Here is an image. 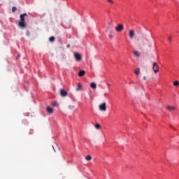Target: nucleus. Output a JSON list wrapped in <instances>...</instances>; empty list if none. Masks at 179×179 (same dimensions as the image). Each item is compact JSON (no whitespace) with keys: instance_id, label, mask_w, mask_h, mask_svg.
Wrapping results in <instances>:
<instances>
[{"instance_id":"obj_22","label":"nucleus","mask_w":179,"mask_h":179,"mask_svg":"<svg viewBox=\"0 0 179 179\" xmlns=\"http://www.w3.org/2000/svg\"><path fill=\"white\" fill-rule=\"evenodd\" d=\"M69 108H70V110H73V108H75L74 106H69Z\"/></svg>"},{"instance_id":"obj_30","label":"nucleus","mask_w":179,"mask_h":179,"mask_svg":"<svg viewBox=\"0 0 179 179\" xmlns=\"http://www.w3.org/2000/svg\"><path fill=\"white\" fill-rule=\"evenodd\" d=\"M108 85V86H111V84H107Z\"/></svg>"},{"instance_id":"obj_10","label":"nucleus","mask_w":179,"mask_h":179,"mask_svg":"<svg viewBox=\"0 0 179 179\" xmlns=\"http://www.w3.org/2000/svg\"><path fill=\"white\" fill-rule=\"evenodd\" d=\"M166 108L169 111H174V110H176V107L171 106H168Z\"/></svg>"},{"instance_id":"obj_8","label":"nucleus","mask_w":179,"mask_h":179,"mask_svg":"<svg viewBox=\"0 0 179 179\" xmlns=\"http://www.w3.org/2000/svg\"><path fill=\"white\" fill-rule=\"evenodd\" d=\"M122 30H124V25L122 24H119L116 27V31L120 32V31H122Z\"/></svg>"},{"instance_id":"obj_29","label":"nucleus","mask_w":179,"mask_h":179,"mask_svg":"<svg viewBox=\"0 0 179 179\" xmlns=\"http://www.w3.org/2000/svg\"><path fill=\"white\" fill-rule=\"evenodd\" d=\"M144 80H146V76L143 77Z\"/></svg>"},{"instance_id":"obj_11","label":"nucleus","mask_w":179,"mask_h":179,"mask_svg":"<svg viewBox=\"0 0 179 179\" xmlns=\"http://www.w3.org/2000/svg\"><path fill=\"white\" fill-rule=\"evenodd\" d=\"M47 111L48 113H49V114H52V113H54V109H52V108H50V106H48Z\"/></svg>"},{"instance_id":"obj_23","label":"nucleus","mask_w":179,"mask_h":179,"mask_svg":"<svg viewBox=\"0 0 179 179\" xmlns=\"http://www.w3.org/2000/svg\"><path fill=\"white\" fill-rule=\"evenodd\" d=\"M108 2H109V3H114V1L113 0H108Z\"/></svg>"},{"instance_id":"obj_5","label":"nucleus","mask_w":179,"mask_h":179,"mask_svg":"<svg viewBox=\"0 0 179 179\" xmlns=\"http://www.w3.org/2000/svg\"><path fill=\"white\" fill-rule=\"evenodd\" d=\"M152 69L155 73H157V72H159V64H157L156 62H154L152 64Z\"/></svg>"},{"instance_id":"obj_6","label":"nucleus","mask_w":179,"mask_h":179,"mask_svg":"<svg viewBox=\"0 0 179 179\" xmlns=\"http://www.w3.org/2000/svg\"><path fill=\"white\" fill-rule=\"evenodd\" d=\"M129 37L130 40H134V37H135V31L134 30H130L129 31Z\"/></svg>"},{"instance_id":"obj_12","label":"nucleus","mask_w":179,"mask_h":179,"mask_svg":"<svg viewBox=\"0 0 179 179\" xmlns=\"http://www.w3.org/2000/svg\"><path fill=\"white\" fill-rule=\"evenodd\" d=\"M134 55H135V57H137V58H139V57H141V53L136 50L134 51Z\"/></svg>"},{"instance_id":"obj_24","label":"nucleus","mask_w":179,"mask_h":179,"mask_svg":"<svg viewBox=\"0 0 179 179\" xmlns=\"http://www.w3.org/2000/svg\"><path fill=\"white\" fill-rule=\"evenodd\" d=\"M171 36H169V37H168V40H169V41H171Z\"/></svg>"},{"instance_id":"obj_7","label":"nucleus","mask_w":179,"mask_h":179,"mask_svg":"<svg viewBox=\"0 0 179 179\" xmlns=\"http://www.w3.org/2000/svg\"><path fill=\"white\" fill-rule=\"evenodd\" d=\"M60 96L62 97H66V96H68V92L65 90H60Z\"/></svg>"},{"instance_id":"obj_17","label":"nucleus","mask_w":179,"mask_h":179,"mask_svg":"<svg viewBox=\"0 0 179 179\" xmlns=\"http://www.w3.org/2000/svg\"><path fill=\"white\" fill-rule=\"evenodd\" d=\"M49 41H50V43H53V41H55V37L51 36V37L49 38Z\"/></svg>"},{"instance_id":"obj_21","label":"nucleus","mask_w":179,"mask_h":179,"mask_svg":"<svg viewBox=\"0 0 179 179\" xmlns=\"http://www.w3.org/2000/svg\"><path fill=\"white\" fill-rule=\"evenodd\" d=\"M95 128H96V129H100V125H99V124H95Z\"/></svg>"},{"instance_id":"obj_13","label":"nucleus","mask_w":179,"mask_h":179,"mask_svg":"<svg viewBox=\"0 0 179 179\" xmlns=\"http://www.w3.org/2000/svg\"><path fill=\"white\" fill-rule=\"evenodd\" d=\"M85 73H86V72L83 70H81L78 73V76L80 77L84 76Z\"/></svg>"},{"instance_id":"obj_27","label":"nucleus","mask_w":179,"mask_h":179,"mask_svg":"<svg viewBox=\"0 0 179 179\" xmlns=\"http://www.w3.org/2000/svg\"><path fill=\"white\" fill-rule=\"evenodd\" d=\"M20 58V55L17 56V59H19Z\"/></svg>"},{"instance_id":"obj_16","label":"nucleus","mask_w":179,"mask_h":179,"mask_svg":"<svg viewBox=\"0 0 179 179\" xmlns=\"http://www.w3.org/2000/svg\"><path fill=\"white\" fill-rule=\"evenodd\" d=\"M85 159L87 161V162H90V160H92V156L90 155H87L85 157Z\"/></svg>"},{"instance_id":"obj_26","label":"nucleus","mask_w":179,"mask_h":179,"mask_svg":"<svg viewBox=\"0 0 179 179\" xmlns=\"http://www.w3.org/2000/svg\"><path fill=\"white\" fill-rule=\"evenodd\" d=\"M107 96H108V93H105L104 94V97H107Z\"/></svg>"},{"instance_id":"obj_15","label":"nucleus","mask_w":179,"mask_h":179,"mask_svg":"<svg viewBox=\"0 0 179 179\" xmlns=\"http://www.w3.org/2000/svg\"><path fill=\"white\" fill-rule=\"evenodd\" d=\"M90 87H92V89H96L97 87V85H96L95 83H92L90 84Z\"/></svg>"},{"instance_id":"obj_14","label":"nucleus","mask_w":179,"mask_h":179,"mask_svg":"<svg viewBox=\"0 0 179 179\" xmlns=\"http://www.w3.org/2000/svg\"><path fill=\"white\" fill-rule=\"evenodd\" d=\"M134 73H136V75H139L141 73V69L139 68L136 69L134 71Z\"/></svg>"},{"instance_id":"obj_19","label":"nucleus","mask_w":179,"mask_h":179,"mask_svg":"<svg viewBox=\"0 0 179 179\" xmlns=\"http://www.w3.org/2000/svg\"><path fill=\"white\" fill-rule=\"evenodd\" d=\"M179 85V82L178 81H175L173 83V86H178Z\"/></svg>"},{"instance_id":"obj_4","label":"nucleus","mask_w":179,"mask_h":179,"mask_svg":"<svg viewBox=\"0 0 179 179\" xmlns=\"http://www.w3.org/2000/svg\"><path fill=\"white\" fill-rule=\"evenodd\" d=\"M73 55L75 59L78 61V62H80V61H82V56L79 54V52H75Z\"/></svg>"},{"instance_id":"obj_18","label":"nucleus","mask_w":179,"mask_h":179,"mask_svg":"<svg viewBox=\"0 0 179 179\" xmlns=\"http://www.w3.org/2000/svg\"><path fill=\"white\" fill-rule=\"evenodd\" d=\"M52 106H53V107H58L59 104L57 102H52Z\"/></svg>"},{"instance_id":"obj_25","label":"nucleus","mask_w":179,"mask_h":179,"mask_svg":"<svg viewBox=\"0 0 179 179\" xmlns=\"http://www.w3.org/2000/svg\"><path fill=\"white\" fill-rule=\"evenodd\" d=\"M110 38H113L114 36L112 34L109 35Z\"/></svg>"},{"instance_id":"obj_2","label":"nucleus","mask_w":179,"mask_h":179,"mask_svg":"<svg viewBox=\"0 0 179 179\" xmlns=\"http://www.w3.org/2000/svg\"><path fill=\"white\" fill-rule=\"evenodd\" d=\"M24 16H27V13L21 14L20 17V21L18 23V26L21 27V29H24L26 27V23L24 22Z\"/></svg>"},{"instance_id":"obj_1","label":"nucleus","mask_w":179,"mask_h":179,"mask_svg":"<svg viewBox=\"0 0 179 179\" xmlns=\"http://www.w3.org/2000/svg\"><path fill=\"white\" fill-rule=\"evenodd\" d=\"M138 41L140 47H145V45L149 44V40L143 35L138 38Z\"/></svg>"},{"instance_id":"obj_9","label":"nucleus","mask_w":179,"mask_h":179,"mask_svg":"<svg viewBox=\"0 0 179 179\" xmlns=\"http://www.w3.org/2000/svg\"><path fill=\"white\" fill-rule=\"evenodd\" d=\"M83 87H82V84H80V83H78V85H77V87H76V90L77 91V92H80V91H82L83 90Z\"/></svg>"},{"instance_id":"obj_20","label":"nucleus","mask_w":179,"mask_h":179,"mask_svg":"<svg viewBox=\"0 0 179 179\" xmlns=\"http://www.w3.org/2000/svg\"><path fill=\"white\" fill-rule=\"evenodd\" d=\"M17 10V8L16 7L12 8V12H13V13L16 12Z\"/></svg>"},{"instance_id":"obj_28","label":"nucleus","mask_w":179,"mask_h":179,"mask_svg":"<svg viewBox=\"0 0 179 179\" xmlns=\"http://www.w3.org/2000/svg\"><path fill=\"white\" fill-rule=\"evenodd\" d=\"M71 47V45H67V48H69Z\"/></svg>"},{"instance_id":"obj_3","label":"nucleus","mask_w":179,"mask_h":179,"mask_svg":"<svg viewBox=\"0 0 179 179\" xmlns=\"http://www.w3.org/2000/svg\"><path fill=\"white\" fill-rule=\"evenodd\" d=\"M99 108L100 111H103V112L107 111V103L106 102L101 103L99 106Z\"/></svg>"}]
</instances>
